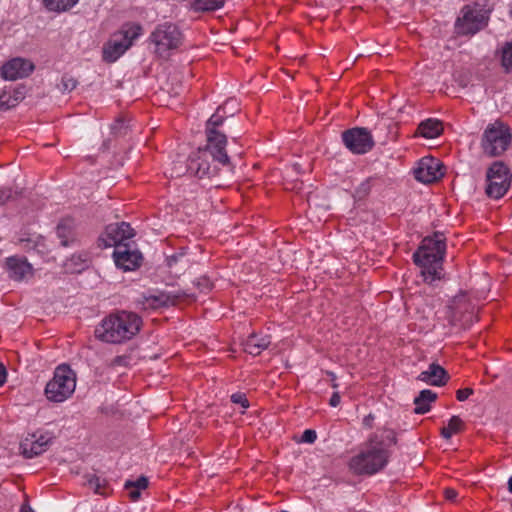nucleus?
Instances as JSON below:
<instances>
[{"label": "nucleus", "mask_w": 512, "mask_h": 512, "mask_svg": "<svg viewBox=\"0 0 512 512\" xmlns=\"http://www.w3.org/2000/svg\"><path fill=\"white\" fill-rule=\"evenodd\" d=\"M397 443L396 434L391 429H383L381 434L372 433L363 449L350 460V468L356 474H375L387 465L388 448Z\"/></svg>", "instance_id": "nucleus-1"}, {"label": "nucleus", "mask_w": 512, "mask_h": 512, "mask_svg": "<svg viewBox=\"0 0 512 512\" xmlns=\"http://www.w3.org/2000/svg\"><path fill=\"white\" fill-rule=\"evenodd\" d=\"M142 319L134 312L121 310L106 316L95 329L102 342L121 344L132 339L139 331Z\"/></svg>", "instance_id": "nucleus-2"}, {"label": "nucleus", "mask_w": 512, "mask_h": 512, "mask_svg": "<svg viewBox=\"0 0 512 512\" xmlns=\"http://www.w3.org/2000/svg\"><path fill=\"white\" fill-rule=\"evenodd\" d=\"M445 252V237L442 233L437 232L433 236L425 237L422 245L413 254V260L422 268V275L426 282H433L441 278Z\"/></svg>", "instance_id": "nucleus-3"}, {"label": "nucleus", "mask_w": 512, "mask_h": 512, "mask_svg": "<svg viewBox=\"0 0 512 512\" xmlns=\"http://www.w3.org/2000/svg\"><path fill=\"white\" fill-rule=\"evenodd\" d=\"M218 158L210 151L207 143L205 148L199 149L189 157L187 169L200 179H213L219 176L221 172L225 176L232 175L234 165L231 163L229 156L227 155V161L225 162Z\"/></svg>", "instance_id": "nucleus-4"}, {"label": "nucleus", "mask_w": 512, "mask_h": 512, "mask_svg": "<svg viewBox=\"0 0 512 512\" xmlns=\"http://www.w3.org/2000/svg\"><path fill=\"white\" fill-rule=\"evenodd\" d=\"M511 142L512 134L509 126L496 120L485 128L481 138V147L487 156L497 157L509 148Z\"/></svg>", "instance_id": "nucleus-5"}, {"label": "nucleus", "mask_w": 512, "mask_h": 512, "mask_svg": "<svg viewBox=\"0 0 512 512\" xmlns=\"http://www.w3.org/2000/svg\"><path fill=\"white\" fill-rule=\"evenodd\" d=\"M76 387V374L66 364L59 365L53 378L46 384L45 395L49 401L63 402L69 398Z\"/></svg>", "instance_id": "nucleus-6"}, {"label": "nucleus", "mask_w": 512, "mask_h": 512, "mask_svg": "<svg viewBox=\"0 0 512 512\" xmlns=\"http://www.w3.org/2000/svg\"><path fill=\"white\" fill-rule=\"evenodd\" d=\"M219 106L216 112L206 122V137L210 151L222 161H227L226 144L227 137L217 130L225 120L226 106Z\"/></svg>", "instance_id": "nucleus-7"}, {"label": "nucleus", "mask_w": 512, "mask_h": 512, "mask_svg": "<svg viewBox=\"0 0 512 512\" xmlns=\"http://www.w3.org/2000/svg\"><path fill=\"white\" fill-rule=\"evenodd\" d=\"M149 39L155 45V53L160 57H167L170 50L181 45L182 34L176 25L163 23L155 28Z\"/></svg>", "instance_id": "nucleus-8"}, {"label": "nucleus", "mask_w": 512, "mask_h": 512, "mask_svg": "<svg viewBox=\"0 0 512 512\" xmlns=\"http://www.w3.org/2000/svg\"><path fill=\"white\" fill-rule=\"evenodd\" d=\"M511 174L503 162H494L486 173V194L490 198L500 199L511 184Z\"/></svg>", "instance_id": "nucleus-9"}, {"label": "nucleus", "mask_w": 512, "mask_h": 512, "mask_svg": "<svg viewBox=\"0 0 512 512\" xmlns=\"http://www.w3.org/2000/svg\"><path fill=\"white\" fill-rule=\"evenodd\" d=\"M142 27L130 25L119 35H115L103 48V58L107 62L116 61L132 45L133 40L141 35Z\"/></svg>", "instance_id": "nucleus-10"}, {"label": "nucleus", "mask_w": 512, "mask_h": 512, "mask_svg": "<svg viewBox=\"0 0 512 512\" xmlns=\"http://www.w3.org/2000/svg\"><path fill=\"white\" fill-rule=\"evenodd\" d=\"M342 141L353 154H365L374 146V140L367 128L354 127L342 133Z\"/></svg>", "instance_id": "nucleus-11"}, {"label": "nucleus", "mask_w": 512, "mask_h": 512, "mask_svg": "<svg viewBox=\"0 0 512 512\" xmlns=\"http://www.w3.org/2000/svg\"><path fill=\"white\" fill-rule=\"evenodd\" d=\"M52 441L53 437L48 432L28 433L20 442V453L27 459L37 457L48 449Z\"/></svg>", "instance_id": "nucleus-12"}, {"label": "nucleus", "mask_w": 512, "mask_h": 512, "mask_svg": "<svg viewBox=\"0 0 512 512\" xmlns=\"http://www.w3.org/2000/svg\"><path fill=\"white\" fill-rule=\"evenodd\" d=\"M133 237V229L126 222L110 224L106 227L105 232L99 237V246L103 248L118 245H125L123 241Z\"/></svg>", "instance_id": "nucleus-13"}, {"label": "nucleus", "mask_w": 512, "mask_h": 512, "mask_svg": "<svg viewBox=\"0 0 512 512\" xmlns=\"http://www.w3.org/2000/svg\"><path fill=\"white\" fill-rule=\"evenodd\" d=\"M462 14L455 23L456 33L459 35H473L486 25V19L479 11L464 7Z\"/></svg>", "instance_id": "nucleus-14"}, {"label": "nucleus", "mask_w": 512, "mask_h": 512, "mask_svg": "<svg viewBox=\"0 0 512 512\" xmlns=\"http://www.w3.org/2000/svg\"><path fill=\"white\" fill-rule=\"evenodd\" d=\"M189 295L180 289L160 291L156 294L143 296V300L140 302L144 309H158L161 307H168L177 304L181 299L188 297Z\"/></svg>", "instance_id": "nucleus-15"}, {"label": "nucleus", "mask_w": 512, "mask_h": 512, "mask_svg": "<svg viewBox=\"0 0 512 512\" xmlns=\"http://www.w3.org/2000/svg\"><path fill=\"white\" fill-rule=\"evenodd\" d=\"M439 160L433 157H424L414 169V177L417 181L428 184L443 176Z\"/></svg>", "instance_id": "nucleus-16"}, {"label": "nucleus", "mask_w": 512, "mask_h": 512, "mask_svg": "<svg viewBox=\"0 0 512 512\" xmlns=\"http://www.w3.org/2000/svg\"><path fill=\"white\" fill-rule=\"evenodd\" d=\"M34 70V65L23 58H14L5 63L1 68V75L5 80L15 81L29 76Z\"/></svg>", "instance_id": "nucleus-17"}, {"label": "nucleus", "mask_w": 512, "mask_h": 512, "mask_svg": "<svg viewBox=\"0 0 512 512\" xmlns=\"http://www.w3.org/2000/svg\"><path fill=\"white\" fill-rule=\"evenodd\" d=\"M117 267L125 271H131L140 266L142 254L138 250H131L129 245H118L113 253Z\"/></svg>", "instance_id": "nucleus-18"}, {"label": "nucleus", "mask_w": 512, "mask_h": 512, "mask_svg": "<svg viewBox=\"0 0 512 512\" xmlns=\"http://www.w3.org/2000/svg\"><path fill=\"white\" fill-rule=\"evenodd\" d=\"M9 277L15 281H22L33 274L32 266L25 259L10 257L6 261Z\"/></svg>", "instance_id": "nucleus-19"}, {"label": "nucleus", "mask_w": 512, "mask_h": 512, "mask_svg": "<svg viewBox=\"0 0 512 512\" xmlns=\"http://www.w3.org/2000/svg\"><path fill=\"white\" fill-rule=\"evenodd\" d=\"M448 378L446 370L437 363L430 364L428 369L421 372L418 376L419 380L433 386H442L446 384Z\"/></svg>", "instance_id": "nucleus-20"}, {"label": "nucleus", "mask_w": 512, "mask_h": 512, "mask_svg": "<svg viewBox=\"0 0 512 512\" xmlns=\"http://www.w3.org/2000/svg\"><path fill=\"white\" fill-rule=\"evenodd\" d=\"M270 344V340L267 336L259 337L257 334H251L244 342V350L253 355H259L264 349Z\"/></svg>", "instance_id": "nucleus-21"}, {"label": "nucleus", "mask_w": 512, "mask_h": 512, "mask_svg": "<svg viewBox=\"0 0 512 512\" xmlns=\"http://www.w3.org/2000/svg\"><path fill=\"white\" fill-rule=\"evenodd\" d=\"M437 398V394L430 389L420 391L419 395L414 399V413L425 414L430 411V404Z\"/></svg>", "instance_id": "nucleus-22"}, {"label": "nucleus", "mask_w": 512, "mask_h": 512, "mask_svg": "<svg viewBox=\"0 0 512 512\" xmlns=\"http://www.w3.org/2000/svg\"><path fill=\"white\" fill-rule=\"evenodd\" d=\"M417 131L424 138L433 139L442 133L443 127L439 120L430 118L422 121L419 124Z\"/></svg>", "instance_id": "nucleus-23"}, {"label": "nucleus", "mask_w": 512, "mask_h": 512, "mask_svg": "<svg viewBox=\"0 0 512 512\" xmlns=\"http://www.w3.org/2000/svg\"><path fill=\"white\" fill-rule=\"evenodd\" d=\"M166 261L167 266L171 270H174L176 274L183 272L190 263V260L187 258L186 251L184 249H181L180 252L167 257Z\"/></svg>", "instance_id": "nucleus-24"}, {"label": "nucleus", "mask_w": 512, "mask_h": 512, "mask_svg": "<svg viewBox=\"0 0 512 512\" xmlns=\"http://www.w3.org/2000/svg\"><path fill=\"white\" fill-rule=\"evenodd\" d=\"M147 486L148 478L145 476H140L136 481L127 480L124 485L129 497L134 501L140 497V491L147 488Z\"/></svg>", "instance_id": "nucleus-25"}, {"label": "nucleus", "mask_w": 512, "mask_h": 512, "mask_svg": "<svg viewBox=\"0 0 512 512\" xmlns=\"http://www.w3.org/2000/svg\"><path fill=\"white\" fill-rule=\"evenodd\" d=\"M224 0H194L191 8L195 12H210L222 8Z\"/></svg>", "instance_id": "nucleus-26"}, {"label": "nucleus", "mask_w": 512, "mask_h": 512, "mask_svg": "<svg viewBox=\"0 0 512 512\" xmlns=\"http://www.w3.org/2000/svg\"><path fill=\"white\" fill-rule=\"evenodd\" d=\"M72 223L68 220L62 221L57 226V236L61 239V245L67 247L71 242H73L72 235Z\"/></svg>", "instance_id": "nucleus-27"}, {"label": "nucleus", "mask_w": 512, "mask_h": 512, "mask_svg": "<svg viewBox=\"0 0 512 512\" xmlns=\"http://www.w3.org/2000/svg\"><path fill=\"white\" fill-rule=\"evenodd\" d=\"M46 8L50 11H66L72 8L79 0H43Z\"/></svg>", "instance_id": "nucleus-28"}, {"label": "nucleus", "mask_w": 512, "mask_h": 512, "mask_svg": "<svg viewBox=\"0 0 512 512\" xmlns=\"http://www.w3.org/2000/svg\"><path fill=\"white\" fill-rule=\"evenodd\" d=\"M463 422L459 416H452L447 427L441 429V435L445 439H450L453 433H457L462 429Z\"/></svg>", "instance_id": "nucleus-29"}, {"label": "nucleus", "mask_w": 512, "mask_h": 512, "mask_svg": "<svg viewBox=\"0 0 512 512\" xmlns=\"http://www.w3.org/2000/svg\"><path fill=\"white\" fill-rule=\"evenodd\" d=\"M128 122L129 120L126 117H118L115 120V122L110 126L111 134H113L115 137L126 135L130 128Z\"/></svg>", "instance_id": "nucleus-30"}, {"label": "nucleus", "mask_w": 512, "mask_h": 512, "mask_svg": "<svg viewBox=\"0 0 512 512\" xmlns=\"http://www.w3.org/2000/svg\"><path fill=\"white\" fill-rule=\"evenodd\" d=\"M501 65L505 72L512 71V42H506L501 48Z\"/></svg>", "instance_id": "nucleus-31"}, {"label": "nucleus", "mask_w": 512, "mask_h": 512, "mask_svg": "<svg viewBox=\"0 0 512 512\" xmlns=\"http://www.w3.org/2000/svg\"><path fill=\"white\" fill-rule=\"evenodd\" d=\"M25 98V87L20 85L15 88L10 86V106L15 107Z\"/></svg>", "instance_id": "nucleus-32"}, {"label": "nucleus", "mask_w": 512, "mask_h": 512, "mask_svg": "<svg viewBox=\"0 0 512 512\" xmlns=\"http://www.w3.org/2000/svg\"><path fill=\"white\" fill-rule=\"evenodd\" d=\"M76 86H77V81L73 77L64 75L61 79L60 84L58 85V89L62 93H67V92H71L72 90H74L76 88Z\"/></svg>", "instance_id": "nucleus-33"}, {"label": "nucleus", "mask_w": 512, "mask_h": 512, "mask_svg": "<svg viewBox=\"0 0 512 512\" xmlns=\"http://www.w3.org/2000/svg\"><path fill=\"white\" fill-rule=\"evenodd\" d=\"M86 484L94 490L97 494H104L102 491V487L104 485V480H101L96 475H87L86 476Z\"/></svg>", "instance_id": "nucleus-34"}, {"label": "nucleus", "mask_w": 512, "mask_h": 512, "mask_svg": "<svg viewBox=\"0 0 512 512\" xmlns=\"http://www.w3.org/2000/svg\"><path fill=\"white\" fill-rule=\"evenodd\" d=\"M10 106V86H5L0 89V111L11 109Z\"/></svg>", "instance_id": "nucleus-35"}, {"label": "nucleus", "mask_w": 512, "mask_h": 512, "mask_svg": "<svg viewBox=\"0 0 512 512\" xmlns=\"http://www.w3.org/2000/svg\"><path fill=\"white\" fill-rule=\"evenodd\" d=\"M293 439L298 443H309L312 444L317 439V434L315 430L307 429L303 432L301 437L296 435L293 436Z\"/></svg>", "instance_id": "nucleus-36"}, {"label": "nucleus", "mask_w": 512, "mask_h": 512, "mask_svg": "<svg viewBox=\"0 0 512 512\" xmlns=\"http://www.w3.org/2000/svg\"><path fill=\"white\" fill-rule=\"evenodd\" d=\"M70 262L75 265L74 271H81L87 266V258L83 255H73Z\"/></svg>", "instance_id": "nucleus-37"}, {"label": "nucleus", "mask_w": 512, "mask_h": 512, "mask_svg": "<svg viewBox=\"0 0 512 512\" xmlns=\"http://www.w3.org/2000/svg\"><path fill=\"white\" fill-rule=\"evenodd\" d=\"M231 401L235 404H240L243 408L249 407V401L244 393H234L231 395Z\"/></svg>", "instance_id": "nucleus-38"}, {"label": "nucleus", "mask_w": 512, "mask_h": 512, "mask_svg": "<svg viewBox=\"0 0 512 512\" xmlns=\"http://www.w3.org/2000/svg\"><path fill=\"white\" fill-rule=\"evenodd\" d=\"M194 284L201 290H209L212 286L211 281L207 277H203L194 282Z\"/></svg>", "instance_id": "nucleus-39"}, {"label": "nucleus", "mask_w": 512, "mask_h": 512, "mask_svg": "<svg viewBox=\"0 0 512 512\" xmlns=\"http://www.w3.org/2000/svg\"><path fill=\"white\" fill-rule=\"evenodd\" d=\"M474 393L472 388L460 389L457 391L456 397L458 401H465L470 395Z\"/></svg>", "instance_id": "nucleus-40"}, {"label": "nucleus", "mask_w": 512, "mask_h": 512, "mask_svg": "<svg viewBox=\"0 0 512 512\" xmlns=\"http://www.w3.org/2000/svg\"><path fill=\"white\" fill-rule=\"evenodd\" d=\"M185 171H188L187 165L184 167L181 163H179V165H175L170 175L171 177H180L185 173Z\"/></svg>", "instance_id": "nucleus-41"}, {"label": "nucleus", "mask_w": 512, "mask_h": 512, "mask_svg": "<svg viewBox=\"0 0 512 512\" xmlns=\"http://www.w3.org/2000/svg\"><path fill=\"white\" fill-rule=\"evenodd\" d=\"M128 363L126 356H117L112 360V366H125Z\"/></svg>", "instance_id": "nucleus-42"}, {"label": "nucleus", "mask_w": 512, "mask_h": 512, "mask_svg": "<svg viewBox=\"0 0 512 512\" xmlns=\"http://www.w3.org/2000/svg\"><path fill=\"white\" fill-rule=\"evenodd\" d=\"M374 420H375V416H374V414L369 413V414H368L367 416H365V417H364V419H363V426H364L365 428H368V429L372 428V427H373V422H374Z\"/></svg>", "instance_id": "nucleus-43"}, {"label": "nucleus", "mask_w": 512, "mask_h": 512, "mask_svg": "<svg viewBox=\"0 0 512 512\" xmlns=\"http://www.w3.org/2000/svg\"><path fill=\"white\" fill-rule=\"evenodd\" d=\"M445 498L449 501H455L457 497V491L453 488H446L444 490Z\"/></svg>", "instance_id": "nucleus-44"}, {"label": "nucleus", "mask_w": 512, "mask_h": 512, "mask_svg": "<svg viewBox=\"0 0 512 512\" xmlns=\"http://www.w3.org/2000/svg\"><path fill=\"white\" fill-rule=\"evenodd\" d=\"M340 400H341L340 394L338 392H334L330 398L329 404L332 407H337L340 403Z\"/></svg>", "instance_id": "nucleus-45"}, {"label": "nucleus", "mask_w": 512, "mask_h": 512, "mask_svg": "<svg viewBox=\"0 0 512 512\" xmlns=\"http://www.w3.org/2000/svg\"><path fill=\"white\" fill-rule=\"evenodd\" d=\"M6 369L3 364L0 363V386L5 383L6 380Z\"/></svg>", "instance_id": "nucleus-46"}, {"label": "nucleus", "mask_w": 512, "mask_h": 512, "mask_svg": "<svg viewBox=\"0 0 512 512\" xmlns=\"http://www.w3.org/2000/svg\"><path fill=\"white\" fill-rule=\"evenodd\" d=\"M327 375L330 377L332 381V387L337 388L338 384L336 383V375L333 372H327Z\"/></svg>", "instance_id": "nucleus-47"}, {"label": "nucleus", "mask_w": 512, "mask_h": 512, "mask_svg": "<svg viewBox=\"0 0 512 512\" xmlns=\"http://www.w3.org/2000/svg\"><path fill=\"white\" fill-rule=\"evenodd\" d=\"M368 190H369V184H368V182H365V183H362V184L360 185L358 192H359V193H362V192H363V193H367V192H368Z\"/></svg>", "instance_id": "nucleus-48"}, {"label": "nucleus", "mask_w": 512, "mask_h": 512, "mask_svg": "<svg viewBox=\"0 0 512 512\" xmlns=\"http://www.w3.org/2000/svg\"><path fill=\"white\" fill-rule=\"evenodd\" d=\"M20 512H35L30 506L23 505L20 509Z\"/></svg>", "instance_id": "nucleus-49"}, {"label": "nucleus", "mask_w": 512, "mask_h": 512, "mask_svg": "<svg viewBox=\"0 0 512 512\" xmlns=\"http://www.w3.org/2000/svg\"><path fill=\"white\" fill-rule=\"evenodd\" d=\"M10 198H11V194H10V192H9L7 195H5L4 193H2V195H1V197H0V200L4 203L5 201H7V200H8V199H10Z\"/></svg>", "instance_id": "nucleus-50"}, {"label": "nucleus", "mask_w": 512, "mask_h": 512, "mask_svg": "<svg viewBox=\"0 0 512 512\" xmlns=\"http://www.w3.org/2000/svg\"><path fill=\"white\" fill-rule=\"evenodd\" d=\"M464 298V295H461V296H456L453 300V303L454 304H457L458 302L461 301V299Z\"/></svg>", "instance_id": "nucleus-51"}, {"label": "nucleus", "mask_w": 512, "mask_h": 512, "mask_svg": "<svg viewBox=\"0 0 512 512\" xmlns=\"http://www.w3.org/2000/svg\"><path fill=\"white\" fill-rule=\"evenodd\" d=\"M293 167L294 169L296 170V172L300 173L301 172V166L298 164V163H294L293 164Z\"/></svg>", "instance_id": "nucleus-52"}, {"label": "nucleus", "mask_w": 512, "mask_h": 512, "mask_svg": "<svg viewBox=\"0 0 512 512\" xmlns=\"http://www.w3.org/2000/svg\"><path fill=\"white\" fill-rule=\"evenodd\" d=\"M508 490L510 493H512V476L508 480Z\"/></svg>", "instance_id": "nucleus-53"}, {"label": "nucleus", "mask_w": 512, "mask_h": 512, "mask_svg": "<svg viewBox=\"0 0 512 512\" xmlns=\"http://www.w3.org/2000/svg\"><path fill=\"white\" fill-rule=\"evenodd\" d=\"M108 147H109V146H108V140H105V141L103 142V148H104V149H108Z\"/></svg>", "instance_id": "nucleus-54"}, {"label": "nucleus", "mask_w": 512, "mask_h": 512, "mask_svg": "<svg viewBox=\"0 0 512 512\" xmlns=\"http://www.w3.org/2000/svg\"><path fill=\"white\" fill-rule=\"evenodd\" d=\"M282 512H288V511H284V510H283Z\"/></svg>", "instance_id": "nucleus-55"}]
</instances>
